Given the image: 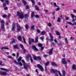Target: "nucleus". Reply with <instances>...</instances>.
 Masks as SVG:
<instances>
[{"label":"nucleus","instance_id":"obj_1","mask_svg":"<svg viewBox=\"0 0 76 76\" xmlns=\"http://www.w3.org/2000/svg\"><path fill=\"white\" fill-rule=\"evenodd\" d=\"M17 15L18 16H19L18 18L19 19H23V17H24L23 14H22V13H20V12H17Z\"/></svg>","mask_w":76,"mask_h":76},{"label":"nucleus","instance_id":"obj_2","mask_svg":"<svg viewBox=\"0 0 76 76\" xmlns=\"http://www.w3.org/2000/svg\"><path fill=\"white\" fill-rule=\"evenodd\" d=\"M1 28L2 29L4 30V21L1 20Z\"/></svg>","mask_w":76,"mask_h":76},{"label":"nucleus","instance_id":"obj_3","mask_svg":"<svg viewBox=\"0 0 76 76\" xmlns=\"http://www.w3.org/2000/svg\"><path fill=\"white\" fill-rule=\"evenodd\" d=\"M37 67L42 72L44 71V68L41 65H40V64H38L37 65Z\"/></svg>","mask_w":76,"mask_h":76},{"label":"nucleus","instance_id":"obj_4","mask_svg":"<svg viewBox=\"0 0 76 76\" xmlns=\"http://www.w3.org/2000/svg\"><path fill=\"white\" fill-rule=\"evenodd\" d=\"M34 60L37 61H38V60H41V58L40 56L34 57Z\"/></svg>","mask_w":76,"mask_h":76},{"label":"nucleus","instance_id":"obj_5","mask_svg":"<svg viewBox=\"0 0 76 76\" xmlns=\"http://www.w3.org/2000/svg\"><path fill=\"white\" fill-rule=\"evenodd\" d=\"M49 35L50 36V39H49L48 40L50 42H53L54 40H53V36L51 35V33H49Z\"/></svg>","mask_w":76,"mask_h":76},{"label":"nucleus","instance_id":"obj_6","mask_svg":"<svg viewBox=\"0 0 76 76\" xmlns=\"http://www.w3.org/2000/svg\"><path fill=\"white\" fill-rule=\"evenodd\" d=\"M24 68L26 70H28V67H29V66L27 64H23Z\"/></svg>","mask_w":76,"mask_h":76},{"label":"nucleus","instance_id":"obj_7","mask_svg":"<svg viewBox=\"0 0 76 76\" xmlns=\"http://www.w3.org/2000/svg\"><path fill=\"white\" fill-rule=\"evenodd\" d=\"M62 62L63 64H67V62L66 61V58H64L62 59Z\"/></svg>","mask_w":76,"mask_h":76},{"label":"nucleus","instance_id":"obj_8","mask_svg":"<svg viewBox=\"0 0 76 76\" xmlns=\"http://www.w3.org/2000/svg\"><path fill=\"white\" fill-rule=\"evenodd\" d=\"M16 27V25L15 23H14L12 26V31H15V27Z\"/></svg>","mask_w":76,"mask_h":76},{"label":"nucleus","instance_id":"obj_9","mask_svg":"<svg viewBox=\"0 0 76 76\" xmlns=\"http://www.w3.org/2000/svg\"><path fill=\"white\" fill-rule=\"evenodd\" d=\"M32 49L34 50V51L35 52L38 50V49L37 48H36V47L35 45H33L32 46Z\"/></svg>","mask_w":76,"mask_h":76},{"label":"nucleus","instance_id":"obj_10","mask_svg":"<svg viewBox=\"0 0 76 76\" xmlns=\"http://www.w3.org/2000/svg\"><path fill=\"white\" fill-rule=\"evenodd\" d=\"M53 48H52V49H50L49 51V54L50 55H52V54H53Z\"/></svg>","mask_w":76,"mask_h":76},{"label":"nucleus","instance_id":"obj_11","mask_svg":"<svg viewBox=\"0 0 76 76\" xmlns=\"http://www.w3.org/2000/svg\"><path fill=\"white\" fill-rule=\"evenodd\" d=\"M50 71L51 72V73H55L56 72H58V71L57 70H54V69H50Z\"/></svg>","mask_w":76,"mask_h":76},{"label":"nucleus","instance_id":"obj_12","mask_svg":"<svg viewBox=\"0 0 76 76\" xmlns=\"http://www.w3.org/2000/svg\"><path fill=\"white\" fill-rule=\"evenodd\" d=\"M1 49L2 50H8L9 48H7V47H4L1 48Z\"/></svg>","mask_w":76,"mask_h":76},{"label":"nucleus","instance_id":"obj_13","mask_svg":"<svg viewBox=\"0 0 76 76\" xmlns=\"http://www.w3.org/2000/svg\"><path fill=\"white\" fill-rule=\"evenodd\" d=\"M21 29H22V28H21V27L19 26H17V31H20Z\"/></svg>","mask_w":76,"mask_h":76},{"label":"nucleus","instance_id":"obj_14","mask_svg":"<svg viewBox=\"0 0 76 76\" xmlns=\"http://www.w3.org/2000/svg\"><path fill=\"white\" fill-rule=\"evenodd\" d=\"M0 74H1V75H6L7 73L5 72H0Z\"/></svg>","mask_w":76,"mask_h":76},{"label":"nucleus","instance_id":"obj_15","mask_svg":"<svg viewBox=\"0 0 76 76\" xmlns=\"http://www.w3.org/2000/svg\"><path fill=\"white\" fill-rule=\"evenodd\" d=\"M72 69L73 70H76V64H73L72 66Z\"/></svg>","mask_w":76,"mask_h":76},{"label":"nucleus","instance_id":"obj_16","mask_svg":"<svg viewBox=\"0 0 76 76\" xmlns=\"http://www.w3.org/2000/svg\"><path fill=\"white\" fill-rule=\"evenodd\" d=\"M0 69L2 70H4L5 71H6V72H9V70H7V69L4 68H1Z\"/></svg>","mask_w":76,"mask_h":76},{"label":"nucleus","instance_id":"obj_17","mask_svg":"<svg viewBox=\"0 0 76 76\" xmlns=\"http://www.w3.org/2000/svg\"><path fill=\"white\" fill-rule=\"evenodd\" d=\"M31 1L32 3V6H34V5H35V1L34 0H31Z\"/></svg>","mask_w":76,"mask_h":76},{"label":"nucleus","instance_id":"obj_18","mask_svg":"<svg viewBox=\"0 0 76 76\" xmlns=\"http://www.w3.org/2000/svg\"><path fill=\"white\" fill-rule=\"evenodd\" d=\"M14 48L15 49H18V50L19 49V48L18 47V45H14Z\"/></svg>","mask_w":76,"mask_h":76},{"label":"nucleus","instance_id":"obj_19","mask_svg":"<svg viewBox=\"0 0 76 76\" xmlns=\"http://www.w3.org/2000/svg\"><path fill=\"white\" fill-rule=\"evenodd\" d=\"M12 42L10 43L11 44H12L13 43L15 42V39L12 38Z\"/></svg>","mask_w":76,"mask_h":76},{"label":"nucleus","instance_id":"obj_20","mask_svg":"<svg viewBox=\"0 0 76 76\" xmlns=\"http://www.w3.org/2000/svg\"><path fill=\"white\" fill-rule=\"evenodd\" d=\"M38 36H37L36 37V38L35 39V42H38Z\"/></svg>","mask_w":76,"mask_h":76},{"label":"nucleus","instance_id":"obj_21","mask_svg":"<svg viewBox=\"0 0 76 76\" xmlns=\"http://www.w3.org/2000/svg\"><path fill=\"white\" fill-rule=\"evenodd\" d=\"M51 64L53 66H57V64H56V63H54L53 62H52Z\"/></svg>","mask_w":76,"mask_h":76},{"label":"nucleus","instance_id":"obj_22","mask_svg":"<svg viewBox=\"0 0 76 76\" xmlns=\"http://www.w3.org/2000/svg\"><path fill=\"white\" fill-rule=\"evenodd\" d=\"M18 39L19 41H21L22 40V38H21V36H20L18 37Z\"/></svg>","mask_w":76,"mask_h":76},{"label":"nucleus","instance_id":"obj_23","mask_svg":"<svg viewBox=\"0 0 76 76\" xmlns=\"http://www.w3.org/2000/svg\"><path fill=\"white\" fill-rule=\"evenodd\" d=\"M34 12L32 11L31 14V17L32 18H33V17H34Z\"/></svg>","mask_w":76,"mask_h":76},{"label":"nucleus","instance_id":"obj_24","mask_svg":"<svg viewBox=\"0 0 76 76\" xmlns=\"http://www.w3.org/2000/svg\"><path fill=\"white\" fill-rule=\"evenodd\" d=\"M22 38L23 39V41L24 42V43L26 44V41H25V38H24V37L22 36Z\"/></svg>","mask_w":76,"mask_h":76},{"label":"nucleus","instance_id":"obj_25","mask_svg":"<svg viewBox=\"0 0 76 76\" xmlns=\"http://www.w3.org/2000/svg\"><path fill=\"white\" fill-rule=\"evenodd\" d=\"M22 58V57L21 56L20 57V58H18V59H17V60L18 61H20V60H21V59Z\"/></svg>","mask_w":76,"mask_h":76},{"label":"nucleus","instance_id":"obj_26","mask_svg":"<svg viewBox=\"0 0 76 76\" xmlns=\"http://www.w3.org/2000/svg\"><path fill=\"white\" fill-rule=\"evenodd\" d=\"M62 74H63L62 76H65V75H66V74H65V70L63 71Z\"/></svg>","mask_w":76,"mask_h":76},{"label":"nucleus","instance_id":"obj_27","mask_svg":"<svg viewBox=\"0 0 76 76\" xmlns=\"http://www.w3.org/2000/svg\"><path fill=\"white\" fill-rule=\"evenodd\" d=\"M35 8L36 10H39V9L38 8V6H37V5L35 6Z\"/></svg>","mask_w":76,"mask_h":76},{"label":"nucleus","instance_id":"obj_28","mask_svg":"<svg viewBox=\"0 0 76 76\" xmlns=\"http://www.w3.org/2000/svg\"><path fill=\"white\" fill-rule=\"evenodd\" d=\"M49 61H48L45 64V66H48V65L49 64Z\"/></svg>","mask_w":76,"mask_h":76},{"label":"nucleus","instance_id":"obj_29","mask_svg":"<svg viewBox=\"0 0 76 76\" xmlns=\"http://www.w3.org/2000/svg\"><path fill=\"white\" fill-rule=\"evenodd\" d=\"M39 39H41L42 41H43V40H44V36L42 37L39 38Z\"/></svg>","mask_w":76,"mask_h":76},{"label":"nucleus","instance_id":"obj_30","mask_svg":"<svg viewBox=\"0 0 76 76\" xmlns=\"http://www.w3.org/2000/svg\"><path fill=\"white\" fill-rule=\"evenodd\" d=\"M25 27L26 29H28L29 28V26H28V24H26L25 26Z\"/></svg>","mask_w":76,"mask_h":76},{"label":"nucleus","instance_id":"obj_31","mask_svg":"<svg viewBox=\"0 0 76 76\" xmlns=\"http://www.w3.org/2000/svg\"><path fill=\"white\" fill-rule=\"evenodd\" d=\"M31 29L32 31H34V26H31Z\"/></svg>","mask_w":76,"mask_h":76},{"label":"nucleus","instance_id":"obj_32","mask_svg":"<svg viewBox=\"0 0 76 76\" xmlns=\"http://www.w3.org/2000/svg\"><path fill=\"white\" fill-rule=\"evenodd\" d=\"M71 18H74L75 17V15L73 14H71Z\"/></svg>","mask_w":76,"mask_h":76},{"label":"nucleus","instance_id":"obj_33","mask_svg":"<svg viewBox=\"0 0 76 76\" xmlns=\"http://www.w3.org/2000/svg\"><path fill=\"white\" fill-rule=\"evenodd\" d=\"M38 45L39 46V47H42V46L43 45L42 44L39 43L38 44Z\"/></svg>","mask_w":76,"mask_h":76},{"label":"nucleus","instance_id":"obj_34","mask_svg":"<svg viewBox=\"0 0 76 76\" xmlns=\"http://www.w3.org/2000/svg\"><path fill=\"white\" fill-rule=\"evenodd\" d=\"M24 16L26 19H28V14H26Z\"/></svg>","mask_w":76,"mask_h":76},{"label":"nucleus","instance_id":"obj_35","mask_svg":"<svg viewBox=\"0 0 76 76\" xmlns=\"http://www.w3.org/2000/svg\"><path fill=\"white\" fill-rule=\"evenodd\" d=\"M55 32L56 33V34L58 36L59 35H60V33H59L58 31H55Z\"/></svg>","mask_w":76,"mask_h":76},{"label":"nucleus","instance_id":"obj_36","mask_svg":"<svg viewBox=\"0 0 76 76\" xmlns=\"http://www.w3.org/2000/svg\"><path fill=\"white\" fill-rule=\"evenodd\" d=\"M20 45L21 46V48H22V49H24V47H23V45L22 44H20Z\"/></svg>","mask_w":76,"mask_h":76},{"label":"nucleus","instance_id":"obj_37","mask_svg":"<svg viewBox=\"0 0 76 76\" xmlns=\"http://www.w3.org/2000/svg\"><path fill=\"white\" fill-rule=\"evenodd\" d=\"M20 45L21 46V48H22V49H24V47H23V45L22 44H20Z\"/></svg>","mask_w":76,"mask_h":76},{"label":"nucleus","instance_id":"obj_38","mask_svg":"<svg viewBox=\"0 0 76 76\" xmlns=\"http://www.w3.org/2000/svg\"><path fill=\"white\" fill-rule=\"evenodd\" d=\"M53 4L54 5V6H55L56 7H58V6H57V4H56V3L54 2L53 3Z\"/></svg>","mask_w":76,"mask_h":76},{"label":"nucleus","instance_id":"obj_39","mask_svg":"<svg viewBox=\"0 0 76 76\" xmlns=\"http://www.w3.org/2000/svg\"><path fill=\"white\" fill-rule=\"evenodd\" d=\"M48 25L50 27L51 26V24L50 23H48Z\"/></svg>","mask_w":76,"mask_h":76},{"label":"nucleus","instance_id":"obj_40","mask_svg":"<svg viewBox=\"0 0 76 76\" xmlns=\"http://www.w3.org/2000/svg\"><path fill=\"white\" fill-rule=\"evenodd\" d=\"M5 2H6L7 4H9V1L7 0L5 1Z\"/></svg>","mask_w":76,"mask_h":76},{"label":"nucleus","instance_id":"obj_41","mask_svg":"<svg viewBox=\"0 0 76 76\" xmlns=\"http://www.w3.org/2000/svg\"><path fill=\"white\" fill-rule=\"evenodd\" d=\"M27 56L28 57H29V58H31L32 57H31V54H27Z\"/></svg>","mask_w":76,"mask_h":76},{"label":"nucleus","instance_id":"obj_42","mask_svg":"<svg viewBox=\"0 0 76 76\" xmlns=\"http://www.w3.org/2000/svg\"><path fill=\"white\" fill-rule=\"evenodd\" d=\"M69 19V18L68 17H67V16L65 17V20H68Z\"/></svg>","mask_w":76,"mask_h":76},{"label":"nucleus","instance_id":"obj_43","mask_svg":"<svg viewBox=\"0 0 76 76\" xmlns=\"http://www.w3.org/2000/svg\"><path fill=\"white\" fill-rule=\"evenodd\" d=\"M60 19H61L60 18V17H58L57 20L58 22H60Z\"/></svg>","mask_w":76,"mask_h":76},{"label":"nucleus","instance_id":"obj_44","mask_svg":"<svg viewBox=\"0 0 76 76\" xmlns=\"http://www.w3.org/2000/svg\"><path fill=\"white\" fill-rule=\"evenodd\" d=\"M2 17L3 18H6V17H7V15H2Z\"/></svg>","mask_w":76,"mask_h":76},{"label":"nucleus","instance_id":"obj_45","mask_svg":"<svg viewBox=\"0 0 76 76\" xmlns=\"http://www.w3.org/2000/svg\"><path fill=\"white\" fill-rule=\"evenodd\" d=\"M65 42H66V44H67L68 43V41H67V38H66L65 39Z\"/></svg>","mask_w":76,"mask_h":76},{"label":"nucleus","instance_id":"obj_46","mask_svg":"<svg viewBox=\"0 0 76 76\" xmlns=\"http://www.w3.org/2000/svg\"><path fill=\"white\" fill-rule=\"evenodd\" d=\"M47 56H48V55H44L43 56L44 57H45V58H46V57H47Z\"/></svg>","mask_w":76,"mask_h":76},{"label":"nucleus","instance_id":"obj_47","mask_svg":"<svg viewBox=\"0 0 76 76\" xmlns=\"http://www.w3.org/2000/svg\"><path fill=\"white\" fill-rule=\"evenodd\" d=\"M30 59L31 61V63H33V59H32V57L30 58Z\"/></svg>","mask_w":76,"mask_h":76},{"label":"nucleus","instance_id":"obj_48","mask_svg":"<svg viewBox=\"0 0 76 76\" xmlns=\"http://www.w3.org/2000/svg\"><path fill=\"white\" fill-rule=\"evenodd\" d=\"M67 23H68V24H69V25H73V24L71 22H68Z\"/></svg>","mask_w":76,"mask_h":76},{"label":"nucleus","instance_id":"obj_49","mask_svg":"<svg viewBox=\"0 0 76 76\" xmlns=\"http://www.w3.org/2000/svg\"><path fill=\"white\" fill-rule=\"evenodd\" d=\"M18 64H20V65L21 66H22V63H21V62H18Z\"/></svg>","mask_w":76,"mask_h":76},{"label":"nucleus","instance_id":"obj_50","mask_svg":"<svg viewBox=\"0 0 76 76\" xmlns=\"http://www.w3.org/2000/svg\"><path fill=\"white\" fill-rule=\"evenodd\" d=\"M45 32L44 31H42V35H44L45 34Z\"/></svg>","mask_w":76,"mask_h":76},{"label":"nucleus","instance_id":"obj_51","mask_svg":"<svg viewBox=\"0 0 76 76\" xmlns=\"http://www.w3.org/2000/svg\"><path fill=\"white\" fill-rule=\"evenodd\" d=\"M11 16V14H9L7 17L8 18H10V17Z\"/></svg>","mask_w":76,"mask_h":76},{"label":"nucleus","instance_id":"obj_52","mask_svg":"<svg viewBox=\"0 0 76 76\" xmlns=\"http://www.w3.org/2000/svg\"><path fill=\"white\" fill-rule=\"evenodd\" d=\"M31 43H32V42H31V40L29 39V44H31Z\"/></svg>","mask_w":76,"mask_h":76},{"label":"nucleus","instance_id":"obj_53","mask_svg":"<svg viewBox=\"0 0 76 76\" xmlns=\"http://www.w3.org/2000/svg\"><path fill=\"white\" fill-rule=\"evenodd\" d=\"M23 51H24V53H27V50H26L24 49H23Z\"/></svg>","mask_w":76,"mask_h":76},{"label":"nucleus","instance_id":"obj_54","mask_svg":"<svg viewBox=\"0 0 76 76\" xmlns=\"http://www.w3.org/2000/svg\"><path fill=\"white\" fill-rule=\"evenodd\" d=\"M8 58H12V57L10 56H8Z\"/></svg>","mask_w":76,"mask_h":76},{"label":"nucleus","instance_id":"obj_55","mask_svg":"<svg viewBox=\"0 0 76 76\" xmlns=\"http://www.w3.org/2000/svg\"><path fill=\"white\" fill-rule=\"evenodd\" d=\"M8 9V8H7V7H5L4 8V10H7Z\"/></svg>","mask_w":76,"mask_h":76},{"label":"nucleus","instance_id":"obj_56","mask_svg":"<svg viewBox=\"0 0 76 76\" xmlns=\"http://www.w3.org/2000/svg\"><path fill=\"white\" fill-rule=\"evenodd\" d=\"M6 4L5 3H4L3 4V6L4 7H6Z\"/></svg>","mask_w":76,"mask_h":76},{"label":"nucleus","instance_id":"obj_57","mask_svg":"<svg viewBox=\"0 0 76 76\" xmlns=\"http://www.w3.org/2000/svg\"><path fill=\"white\" fill-rule=\"evenodd\" d=\"M31 40L32 42L34 43V39H31Z\"/></svg>","mask_w":76,"mask_h":76},{"label":"nucleus","instance_id":"obj_58","mask_svg":"<svg viewBox=\"0 0 76 76\" xmlns=\"http://www.w3.org/2000/svg\"><path fill=\"white\" fill-rule=\"evenodd\" d=\"M29 9V6L26 5V9Z\"/></svg>","mask_w":76,"mask_h":76},{"label":"nucleus","instance_id":"obj_59","mask_svg":"<svg viewBox=\"0 0 76 76\" xmlns=\"http://www.w3.org/2000/svg\"><path fill=\"white\" fill-rule=\"evenodd\" d=\"M37 32L38 33H40V31L39 30V29H37Z\"/></svg>","mask_w":76,"mask_h":76},{"label":"nucleus","instance_id":"obj_60","mask_svg":"<svg viewBox=\"0 0 76 76\" xmlns=\"http://www.w3.org/2000/svg\"><path fill=\"white\" fill-rule=\"evenodd\" d=\"M72 39H74V37H70V40H72Z\"/></svg>","mask_w":76,"mask_h":76},{"label":"nucleus","instance_id":"obj_61","mask_svg":"<svg viewBox=\"0 0 76 76\" xmlns=\"http://www.w3.org/2000/svg\"><path fill=\"white\" fill-rule=\"evenodd\" d=\"M26 57L27 60H29V57H28V56H26Z\"/></svg>","mask_w":76,"mask_h":76},{"label":"nucleus","instance_id":"obj_62","mask_svg":"<svg viewBox=\"0 0 76 76\" xmlns=\"http://www.w3.org/2000/svg\"><path fill=\"white\" fill-rule=\"evenodd\" d=\"M26 57L27 60H29V57H28V56H26Z\"/></svg>","mask_w":76,"mask_h":76},{"label":"nucleus","instance_id":"obj_63","mask_svg":"<svg viewBox=\"0 0 76 76\" xmlns=\"http://www.w3.org/2000/svg\"><path fill=\"white\" fill-rule=\"evenodd\" d=\"M54 41H55V43H56V44H58V42H57V41L56 39H55Z\"/></svg>","mask_w":76,"mask_h":76},{"label":"nucleus","instance_id":"obj_64","mask_svg":"<svg viewBox=\"0 0 76 76\" xmlns=\"http://www.w3.org/2000/svg\"><path fill=\"white\" fill-rule=\"evenodd\" d=\"M44 11H45V12H48V10H45V9L44 10Z\"/></svg>","mask_w":76,"mask_h":76}]
</instances>
